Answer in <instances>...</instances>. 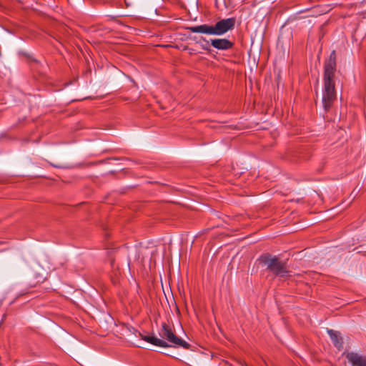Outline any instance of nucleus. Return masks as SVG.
<instances>
[{"label": "nucleus", "instance_id": "13", "mask_svg": "<svg viewBox=\"0 0 366 366\" xmlns=\"http://www.w3.org/2000/svg\"><path fill=\"white\" fill-rule=\"evenodd\" d=\"M242 365L243 366H248L246 363H244Z\"/></svg>", "mask_w": 366, "mask_h": 366}, {"label": "nucleus", "instance_id": "10", "mask_svg": "<svg viewBox=\"0 0 366 366\" xmlns=\"http://www.w3.org/2000/svg\"><path fill=\"white\" fill-rule=\"evenodd\" d=\"M202 40L206 43V44H205V45H202V48H203L204 49L208 50V49H209L208 46H209V41H207V40H206L204 38H202Z\"/></svg>", "mask_w": 366, "mask_h": 366}, {"label": "nucleus", "instance_id": "4", "mask_svg": "<svg viewBox=\"0 0 366 366\" xmlns=\"http://www.w3.org/2000/svg\"><path fill=\"white\" fill-rule=\"evenodd\" d=\"M236 20L234 18H228L217 21L212 26L213 35H222L234 29Z\"/></svg>", "mask_w": 366, "mask_h": 366}, {"label": "nucleus", "instance_id": "3", "mask_svg": "<svg viewBox=\"0 0 366 366\" xmlns=\"http://www.w3.org/2000/svg\"><path fill=\"white\" fill-rule=\"evenodd\" d=\"M159 336L164 340H166L170 345L169 346L182 347L184 349H188L189 344L184 340L178 337L172 330L171 327L163 323L162 328L159 332Z\"/></svg>", "mask_w": 366, "mask_h": 366}, {"label": "nucleus", "instance_id": "7", "mask_svg": "<svg viewBox=\"0 0 366 366\" xmlns=\"http://www.w3.org/2000/svg\"><path fill=\"white\" fill-rule=\"evenodd\" d=\"M327 333L329 334L334 346L338 350H342L343 347V340L340 333L332 330H327Z\"/></svg>", "mask_w": 366, "mask_h": 366}, {"label": "nucleus", "instance_id": "11", "mask_svg": "<svg viewBox=\"0 0 366 366\" xmlns=\"http://www.w3.org/2000/svg\"><path fill=\"white\" fill-rule=\"evenodd\" d=\"M51 165H52L53 167H60L59 166H58V165H55V164H51Z\"/></svg>", "mask_w": 366, "mask_h": 366}, {"label": "nucleus", "instance_id": "14", "mask_svg": "<svg viewBox=\"0 0 366 366\" xmlns=\"http://www.w3.org/2000/svg\"><path fill=\"white\" fill-rule=\"evenodd\" d=\"M0 244H1V242H0Z\"/></svg>", "mask_w": 366, "mask_h": 366}, {"label": "nucleus", "instance_id": "5", "mask_svg": "<svg viewBox=\"0 0 366 366\" xmlns=\"http://www.w3.org/2000/svg\"><path fill=\"white\" fill-rule=\"evenodd\" d=\"M345 357L352 366H366V357L357 352H349Z\"/></svg>", "mask_w": 366, "mask_h": 366}, {"label": "nucleus", "instance_id": "12", "mask_svg": "<svg viewBox=\"0 0 366 366\" xmlns=\"http://www.w3.org/2000/svg\"><path fill=\"white\" fill-rule=\"evenodd\" d=\"M75 206H82V203L77 204Z\"/></svg>", "mask_w": 366, "mask_h": 366}, {"label": "nucleus", "instance_id": "8", "mask_svg": "<svg viewBox=\"0 0 366 366\" xmlns=\"http://www.w3.org/2000/svg\"><path fill=\"white\" fill-rule=\"evenodd\" d=\"M140 336L142 337V339L147 342H149L155 346H159L162 347H169V344L167 341H164L163 340L159 339L157 337L149 336V335H142L140 334Z\"/></svg>", "mask_w": 366, "mask_h": 366}, {"label": "nucleus", "instance_id": "6", "mask_svg": "<svg viewBox=\"0 0 366 366\" xmlns=\"http://www.w3.org/2000/svg\"><path fill=\"white\" fill-rule=\"evenodd\" d=\"M210 42L214 48L219 50H228L234 46V43L227 39H214Z\"/></svg>", "mask_w": 366, "mask_h": 366}, {"label": "nucleus", "instance_id": "9", "mask_svg": "<svg viewBox=\"0 0 366 366\" xmlns=\"http://www.w3.org/2000/svg\"><path fill=\"white\" fill-rule=\"evenodd\" d=\"M187 29L193 33H202L213 35L212 26L208 24H202L195 26H189L187 27Z\"/></svg>", "mask_w": 366, "mask_h": 366}, {"label": "nucleus", "instance_id": "2", "mask_svg": "<svg viewBox=\"0 0 366 366\" xmlns=\"http://www.w3.org/2000/svg\"><path fill=\"white\" fill-rule=\"evenodd\" d=\"M260 259L267 266V269L276 276L279 277L288 276L289 270L286 267V262H281L277 257L266 254L262 255Z\"/></svg>", "mask_w": 366, "mask_h": 366}, {"label": "nucleus", "instance_id": "1", "mask_svg": "<svg viewBox=\"0 0 366 366\" xmlns=\"http://www.w3.org/2000/svg\"><path fill=\"white\" fill-rule=\"evenodd\" d=\"M336 71V53L332 51L329 58L324 64L322 90V107L325 112H327L332 108L336 100V91L335 84V74Z\"/></svg>", "mask_w": 366, "mask_h": 366}]
</instances>
